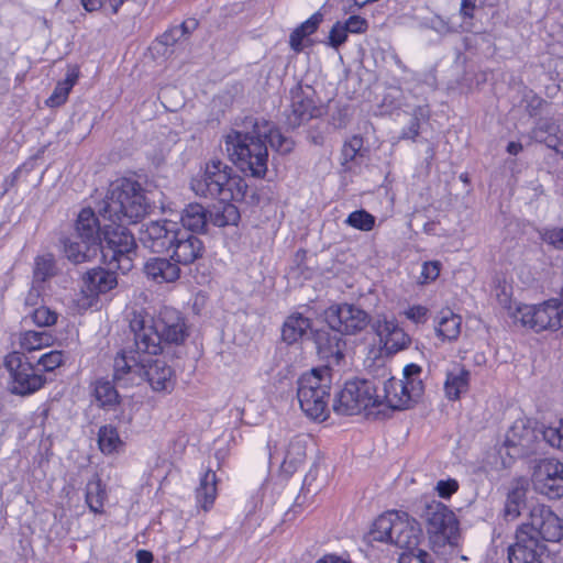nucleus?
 Masks as SVG:
<instances>
[{
	"mask_svg": "<svg viewBox=\"0 0 563 563\" xmlns=\"http://www.w3.org/2000/svg\"><path fill=\"white\" fill-rule=\"evenodd\" d=\"M162 351H143L132 342L120 350L113 361V380L122 386L146 380L155 391H169L174 387V371L158 357Z\"/></svg>",
	"mask_w": 563,
	"mask_h": 563,
	"instance_id": "1",
	"label": "nucleus"
},
{
	"mask_svg": "<svg viewBox=\"0 0 563 563\" xmlns=\"http://www.w3.org/2000/svg\"><path fill=\"white\" fill-rule=\"evenodd\" d=\"M133 342L143 351H163L162 343L180 345L189 336L185 317L175 308L163 307L156 316L144 308L135 309L129 319Z\"/></svg>",
	"mask_w": 563,
	"mask_h": 563,
	"instance_id": "2",
	"label": "nucleus"
},
{
	"mask_svg": "<svg viewBox=\"0 0 563 563\" xmlns=\"http://www.w3.org/2000/svg\"><path fill=\"white\" fill-rule=\"evenodd\" d=\"M268 129L257 125V118L246 117L239 130L224 136L230 159L245 175L263 178L267 172L268 151L263 137Z\"/></svg>",
	"mask_w": 563,
	"mask_h": 563,
	"instance_id": "3",
	"label": "nucleus"
},
{
	"mask_svg": "<svg viewBox=\"0 0 563 563\" xmlns=\"http://www.w3.org/2000/svg\"><path fill=\"white\" fill-rule=\"evenodd\" d=\"M155 203L139 181L119 178L112 181L103 200L99 203V214L113 224L135 223L150 214Z\"/></svg>",
	"mask_w": 563,
	"mask_h": 563,
	"instance_id": "4",
	"label": "nucleus"
},
{
	"mask_svg": "<svg viewBox=\"0 0 563 563\" xmlns=\"http://www.w3.org/2000/svg\"><path fill=\"white\" fill-rule=\"evenodd\" d=\"M190 187L197 196L220 202L242 201L247 190L245 180L219 158L208 161L202 174L191 179Z\"/></svg>",
	"mask_w": 563,
	"mask_h": 563,
	"instance_id": "5",
	"label": "nucleus"
},
{
	"mask_svg": "<svg viewBox=\"0 0 563 563\" xmlns=\"http://www.w3.org/2000/svg\"><path fill=\"white\" fill-rule=\"evenodd\" d=\"M297 384V398L301 410L311 419L325 420L332 385L331 369L328 366L313 368L301 375Z\"/></svg>",
	"mask_w": 563,
	"mask_h": 563,
	"instance_id": "6",
	"label": "nucleus"
},
{
	"mask_svg": "<svg viewBox=\"0 0 563 563\" xmlns=\"http://www.w3.org/2000/svg\"><path fill=\"white\" fill-rule=\"evenodd\" d=\"M369 541L386 542L402 549V552L423 551L418 548L420 530L407 517L396 511L380 515L368 533Z\"/></svg>",
	"mask_w": 563,
	"mask_h": 563,
	"instance_id": "7",
	"label": "nucleus"
},
{
	"mask_svg": "<svg viewBox=\"0 0 563 563\" xmlns=\"http://www.w3.org/2000/svg\"><path fill=\"white\" fill-rule=\"evenodd\" d=\"M126 223L106 225L100 240L99 253L103 263L123 274L133 267L136 243L133 234L124 227Z\"/></svg>",
	"mask_w": 563,
	"mask_h": 563,
	"instance_id": "8",
	"label": "nucleus"
},
{
	"mask_svg": "<svg viewBox=\"0 0 563 563\" xmlns=\"http://www.w3.org/2000/svg\"><path fill=\"white\" fill-rule=\"evenodd\" d=\"M382 404L374 380L355 378L345 382L334 395L332 408L339 416H355Z\"/></svg>",
	"mask_w": 563,
	"mask_h": 563,
	"instance_id": "9",
	"label": "nucleus"
},
{
	"mask_svg": "<svg viewBox=\"0 0 563 563\" xmlns=\"http://www.w3.org/2000/svg\"><path fill=\"white\" fill-rule=\"evenodd\" d=\"M433 545H454L459 536V521L452 510L440 501L424 503L420 512Z\"/></svg>",
	"mask_w": 563,
	"mask_h": 563,
	"instance_id": "10",
	"label": "nucleus"
},
{
	"mask_svg": "<svg viewBox=\"0 0 563 563\" xmlns=\"http://www.w3.org/2000/svg\"><path fill=\"white\" fill-rule=\"evenodd\" d=\"M4 366L12 378L10 390L14 395L27 396L34 394L46 383V378L20 352L8 354L4 358Z\"/></svg>",
	"mask_w": 563,
	"mask_h": 563,
	"instance_id": "11",
	"label": "nucleus"
},
{
	"mask_svg": "<svg viewBox=\"0 0 563 563\" xmlns=\"http://www.w3.org/2000/svg\"><path fill=\"white\" fill-rule=\"evenodd\" d=\"M538 541L559 542L563 538V519L555 515L552 509L544 505L534 506L529 515L528 521L518 528Z\"/></svg>",
	"mask_w": 563,
	"mask_h": 563,
	"instance_id": "12",
	"label": "nucleus"
},
{
	"mask_svg": "<svg viewBox=\"0 0 563 563\" xmlns=\"http://www.w3.org/2000/svg\"><path fill=\"white\" fill-rule=\"evenodd\" d=\"M322 114L323 107L319 104L316 90L311 86L297 84L290 89V111L286 121L289 128L296 129Z\"/></svg>",
	"mask_w": 563,
	"mask_h": 563,
	"instance_id": "13",
	"label": "nucleus"
},
{
	"mask_svg": "<svg viewBox=\"0 0 563 563\" xmlns=\"http://www.w3.org/2000/svg\"><path fill=\"white\" fill-rule=\"evenodd\" d=\"M180 225L170 220L150 221L142 224L139 241L152 253H169L177 242Z\"/></svg>",
	"mask_w": 563,
	"mask_h": 563,
	"instance_id": "14",
	"label": "nucleus"
},
{
	"mask_svg": "<svg viewBox=\"0 0 563 563\" xmlns=\"http://www.w3.org/2000/svg\"><path fill=\"white\" fill-rule=\"evenodd\" d=\"M325 322L331 329L346 335L357 334L369 323V314L353 303L332 305L324 311Z\"/></svg>",
	"mask_w": 563,
	"mask_h": 563,
	"instance_id": "15",
	"label": "nucleus"
},
{
	"mask_svg": "<svg viewBox=\"0 0 563 563\" xmlns=\"http://www.w3.org/2000/svg\"><path fill=\"white\" fill-rule=\"evenodd\" d=\"M534 489L550 499L563 497V463L555 459L540 460L532 473Z\"/></svg>",
	"mask_w": 563,
	"mask_h": 563,
	"instance_id": "16",
	"label": "nucleus"
},
{
	"mask_svg": "<svg viewBox=\"0 0 563 563\" xmlns=\"http://www.w3.org/2000/svg\"><path fill=\"white\" fill-rule=\"evenodd\" d=\"M542 430L534 427V422L527 418L517 419L508 429L505 439L507 454L511 457L525 456L536 450V444Z\"/></svg>",
	"mask_w": 563,
	"mask_h": 563,
	"instance_id": "17",
	"label": "nucleus"
},
{
	"mask_svg": "<svg viewBox=\"0 0 563 563\" xmlns=\"http://www.w3.org/2000/svg\"><path fill=\"white\" fill-rule=\"evenodd\" d=\"M424 386L422 380L406 382L390 377L384 383L383 404L394 410L410 408L422 396Z\"/></svg>",
	"mask_w": 563,
	"mask_h": 563,
	"instance_id": "18",
	"label": "nucleus"
},
{
	"mask_svg": "<svg viewBox=\"0 0 563 563\" xmlns=\"http://www.w3.org/2000/svg\"><path fill=\"white\" fill-rule=\"evenodd\" d=\"M313 342L319 356L328 362L325 366L331 369V366H340L342 364L346 346L343 333L336 332L331 327L319 329L313 332Z\"/></svg>",
	"mask_w": 563,
	"mask_h": 563,
	"instance_id": "19",
	"label": "nucleus"
},
{
	"mask_svg": "<svg viewBox=\"0 0 563 563\" xmlns=\"http://www.w3.org/2000/svg\"><path fill=\"white\" fill-rule=\"evenodd\" d=\"M548 548L525 531L516 530L515 542L508 547L509 563H544Z\"/></svg>",
	"mask_w": 563,
	"mask_h": 563,
	"instance_id": "20",
	"label": "nucleus"
},
{
	"mask_svg": "<svg viewBox=\"0 0 563 563\" xmlns=\"http://www.w3.org/2000/svg\"><path fill=\"white\" fill-rule=\"evenodd\" d=\"M205 251V244L200 238L180 229L177 242H175L172 249L170 256L178 266L190 265L201 258Z\"/></svg>",
	"mask_w": 563,
	"mask_h": 563,
	"instance_id": "21",
	"label": "nucleus"
},
{
	"mask_svg": "<svg viewBox=\"0 0 563 563\" xmlns=\"http://www.w3.org/2000/svg\"><path fill=\"white\" fill-rule=\"evenodd\" d=\"M375 331L389 353L405 350L411 343L410 336L394 320L378 321Z\"/></svg>",
	"mask_w": 563,
	"mask_h": 563,
	"instance_id": "22",
	"label": "nucleus"
},
{
	"mask_svg": "<svg viewBox=\"0 0 563 563\" xmlns=\"http://www.w3.org/2000/svg\"><path fill=\"white\" fill-rule=\"evenodd\" d=\"M146 277L157 284L174 283L180 277V267L178 264L167 257L148 258L143 267Z\"/></svg>",
	"mask_w": 563,
	"mask_h": 563,
	"instance_id": "23",
	"label": "nucleus"
},
{
	"mask_svg": "<svg viewBox=\"0 0 563 563\" xmlns=\"http://www.w3.org/2000/svg\"><path fill=\"white\" fill-rule=\"evenodd\" d=\"M560 126L551 118H540L530 132V137L547 147L563 154V140L559 136Z\"/></svg>",
	"mask_w": 563,
	"mask_h": 563,
	"instance_id": "24",
	"label": "nucleus"
},
{
	"mask_svg": "<svg viewBox=\"0 0 563 563\" xmlns=\"http://www.w3.org/2000/svg\"><path fill=\"white\" fill-rule=\"evenodd\" d=\"M71 236L86 241V243H96L100 247L101 227L92 209L84 208L78 213L75 233Z\"/></svg>",
	"mask_w": 563,
	"mask_h": 563,
	"instance_id": "25",
	"label": "nucleus"
},
{
	"mask_svg": "<svg viewBox=\"0 0 563 563\" xmlns=\"http://www.w3.org/2000/svg\"><path fill=\"white\" fill-rule=\"evenodd\" d=\"M368 157V150L364 147L361 135H353L346 140L341 150L340 163L344 172H355Z\"/></svg>",
	"mask_w": 563,
	"mask_h": 563,
	"instance_id": "26",
	"label": "nucleus"
},
{
	"mask_svg": "<svg viewBox=\"0 0 563 563\" xmlns=\"http://www.w3.org/2000/svg\"><path fill=\"white\" fill-rule=\"evenodd\" d=\"M536 332L543 330H558L563 327V307L562 303L552 299L542 305L537 306Z\"/></svg>",
	"mask_w": 563,
	"mask_h": 563,
	"instance_id": "27",
	"label": "nucleus"
},
{
	"mask_svg": "<svg viewBox=\"0 0 563 563\" xmlns=\"http://www.w3.org/2000/svg\"><path fill=\"white\" fill-rule=\"evenodd\" d=\"M114 269L108 266V269L96 267L88 271L82 277L86 289L91 295L104 294L113 289L118 285Z\"/></svg>",
	"mask_w": 563,
	"mask_h": 563,
	"instance_id": "28",
	"label": "nucleus"
},
{
	"mask_svg": "<svg viewBox=\"0 0 563 563\" xmlns=\"http://www.w3.org/2000/svg\"><path fill=\"white\" fill-rule=\"evenodd\" d=\"M63 252L68 261L74 264L90 262L99 254L100 247L96 243H86L74 236L66 238L62 241Z\"/></svg>",
	"mask_w": 563,
	"mask_h": 563,
	"instance_id": "29",
	"label": "nucleus"
},
{
	"mask_svg": "<svg viewBox=\"0 0 563 563\" xmlns=\"http://www.w3.org/2000/svg\"><path fill=\"white\" fill-rule=\"evenodd\" d=\"M180 222L184 230L194 232H206L209 224V211L200 203H190L181 212Z\"/></svg>",
	"mask_w": 563,
	"mask_h": 563,
	"instance_id": "30",
	"label": "nucleus"
},
{
	"mask_svg": "<svg viewBox=\"0 0 563 563\" xmlns=\"http://www.w3.org/2000/svg\"><path fill=\"white\" fill-rule=\"evenodd\" d=\"M311 320L299 312L286 318L282 327V339L287 344L298 342L311 329Z\"/></svg>",
	"mask_w": 563,
	"mask_h": 563,
	"instance_id": "31",
	"label": "nucleus"
},
{
	"mask_svg": "<svg viewBox=\"0 0 563 563\" xmlns=\"http://www.w3.org/2000/svg\"><path fill=\"white\" fill-rule=\"evenodd\" d=\"M217 497V475L208 470L200 478V484L196 489V499L203 510H209Z\"/></svg>",
	"mask_w": 563,
	"mask_h": 563,
	"instance_id": "32",
	"label": "nucleus"
},
{
	"mask_svg": "<svg viewBox=\"0 0 563 563\" xmlns=\"http://www.w3.org/2000/svg\"><path fill=\"white\" fill-rule=\"evenodd\" d=\"M306 459V443L299 438L292 439L285 452L284 460L280 464L282 471L291 475Z\"/></svg>",
	"mask_w": 563,
	"mask_h": 563,
	"instance_id": "33",
	"label": "nucleus"
},
{
	"mask_svg": "<svg viewBox=\"0 0 563 563\" xmlns=\"http://www.w3.org/2000/svg\"><path fill=\"white\" fill-rule=\"evenodd\" d=\"M470 384V372L465 368H454L446 374L444 390L451 400L460 398L461 394L467 391Z\"/></svg>",
	"mask_w": 563,
	"mask_h": 563,
	"instance_id": "34",
	"label": "nucleus"
},
{
	"mask_svg": "<svg viewBox=\"0 0 563 563\" xmlns=\"http://www.w3.org/2000/svg\"><path fill=\"white\" fill-rule=\"evenodd\" d=\"M257 125H265L268 129V131L265 133V136L263 137L266 146L268 143L273 150L280 154H288L292 151L295 142L282 134L280 131L276 129L272 122L264 119H257Z\"/></svg>",
	"mask_w": 563,
	"mask_h": 563,
	"instance_id": "35",
	"label": "nucleus"
},
{
	"mask_svg": "<svg viewBox=\"0 0 563 563\" xmlns=\"http://www.w3.org/2000/svg\"><path fill=\"white\" fill-rule=\"evenodd\" d=\"M240 220L239 209L229 202H221L209 211V224L223 228L236 225Z\"/></svg>",
	"mask_w": 563,
	"mask_h": 563,
	"instance_id": "36",
	"label": "nucleus"
},
{
	"mask_svg": "<svg viewBox=\"0 0 563 563\" xmlns=\"http://www.w3.org/2000/svg\"><path fill=\"white\" fill-rule=\"evenodd\" d=\"M86 504L90 511L102 514L104 501L107 499L106 487L98 475H95L86 485Z\"/></svg>",
	"mask_w": 563,
	"mask_h": 563,
	"instance_id": "37",
	"label": "nucleus"
},
{
	"mask_svg": "<svg viewBox=\"0 0 563 563\" xmlns=\"http://www.w3.org/2000/svg\"><path fill=\"white\" fill-rule=\"evenodd\" d=\"M461 323L462 319L459 314L453 313L451 310H443L440 313L435 328L437 334L443 340L454 341L460 335Z\"/></svg>",
	"mask_w": 563,
	"mask_h": 563,
	"instance_id": "38",
	"label": "nucleus"
},
{
	"mask_svg": "<svg viewBox=\"0 0 563 563\" xmlns=\"http://www.w3.org/2000/svg\"><path fill=\"white\" fill-rule=\"evenodd\" d=\"M98 445L103 454H113L120 452L124 443L121 440L115 427L111 424L102 426L98 431Z\"/></svg>",
	"mask_w": 563,
	"mask_h": 563,
	"instance_id": "39",
	"label": "nucleus"
},
{
	"mask_svg": "<svg viewBox=\"0 0 563 563\" xmlns=\"http://www.w3.org/2000/svg\"><path fill=\"white\" fill-rule=\"evenodd\" d=\"M53 335L48 331H25L20 333L19 343L22 350L32 352L49 346L53 343Z\"/></svg>",
	"mask_w": 563,
	"mask_h": 563,
	"instance_id": "40",
	"label": "nucleus"
},
{
	"mask_svg": "<svg viewBox=\"0 0 563 563\" xmlns=\"http://www.w3.org/2000/svg\"><path fill=\"white\" fill-rule=\"evenodd\" d=\"M93 395L102 408H112L119 402V394L113 383L104 378L96 380Z\"/></svg>",
	"mask_w": 563,
	"mask_h": 563,
	"instance_id": "41",
	"label": "nucleus"
},
{
	"mask_svg": "<svg viewBox=\"0 0 563 563\" xmlns=\"http://www.w3.org/2000/svg\"><path fill=\"white\" fill-rule=\"evenodd\" d=\"M526 493L522 488L516 487L507 495L503 515L506 520H515L520 516L521 508L525 505Z\"/></svg>",
	"mask_w": 563,
	"mask_h": 563,
	"instance_id": "42",
	"label": "nucleus"
},
{
	"mask_svg": "<svg viewBox=\"0 0 563 563\" xmlns=\"http://www.w3.org/2000/svg\"><path fill=\"white\" fill-rule=\"evenodd\" d=\"M56 273L54 256L52 254H44L35 258L34 265V284H42Z\"/></svg>",
	"mask_w": 563,
	"mask_h": 563,
	"instance_id": "43",
	"label": "nucleus"
},
{
	"mask_svg": "<svg viewBox=\"0 0 563 563\" xmlns=\"http://www.w3.org/2000/svg\"><path fill=\"white\" fill-rule=\"evenodd\" d=\"M375 217L364 209L353 211L349 214L345 223L361 231H371L375 225Z\"/></svg>",
	"mask_w": 563,
	"mask_h": 563,
	"instance_id": "44",
	"label": "nucleus"
},
{
	"mask_svg": "<svg viewBox=\"0 0 563 563\" xmlns=\"http://www.w3.org/2000/svg\"><path fill=\"white\" fill-rule=\"evenodd\" d=\"M31 318L37 327H51L56 323L58 314L46 306H40L32 311Z\"/></svg>",
	"mask_w": 563,
	"mask_h": 563,
	"instance_id": "45",
	"label": "nucleus"
},
{
	"mask_svg": "<svg viewBox=\"0 0 563 563\" xmlns=\"http://www.w3.org/2000/svg\"><path fill=\"white\" fill-rule=\"evenodd\" d=\"M65 361V355L63 351L53 350L45 354H43L38 361L37 365L43 367L45 372H53L57 367L62 366Z\"/></svg>",
	"mask_w": 563,
	"mask_h": 563,
	"instance_id": "46",
	"label": "nucleus"
},
{
	"mask_svg": "<svg viewBox=\"0 0 563 563\" xmlns=\"http://www.w3.org/2000/svg\"><path fill=\"white\" fill-rule=\"evenodd\" d=\"M542 438L553 448L563 450V419L542 430Z\"/></svg>",
	"mask_w": 563,
	"mask_h": 563,
	"instance_id": "47",
	"label": "nucleus"
},
{
	"mask_svg": "<svg viewBox=\"0 0 563 563\" xmlns=\"http://www.w3.org/2000/svg\"><path fill=\"white\" fill-rule=\"evenodd\" d=\"M537 306L523 305L519 306L516 311L512 313V317L516 321H519L522 325L528 327L536 331V325L533 323L536 319Z\"/></svg>",
	"mask_w": 563,
	"mask_h": 563,
	"instance_id": "48",
	"label": "nucleus"
},
{
	"mask_svg": "<svg viewBox=\"0 0 563 563\" xmlns=\"http://www.w3.org/2000/svg\"><path fill=\"white\" fill-rule=\"evenodd\" d=\"M181 38V32L178 27L172 26L167 31H165L158 38L157 44L163 46L164 49L158 53L162 55L170 54L169 47L174 46Z\"/></svg>",
	"mask_w": 563,
	"mask_h": 563,
	"instance_id": "49",
	"label": "nucleus"
},
{
	"mask_svg": "<svg viewBox=\"0 0 563 563\" xmlns=\"http://www.w3.org/2000/svg\"><path fill=\"white\" fill-rule=\"evenodd\" d=\"M70 90L71 89L64 85V82L58 81L54 88L53 93L45 101L46 106L55 108L64 104L68 98Z\"/></svg>",
	"mask_w": 563,
	"mask_h": 563,
	"instance_id": "50",
	"label": "nucleus"
},
{
	"mask_svg": "<svg viewBox=\"0 0 563 563\" xmlns=\"http://www.w3.org/2000/svg\"><path fill=\"white\" fill-rule=\"evenodd\" d=\"M398 563H433L432 555L427 551L401 552Z\"/></svg>",
	"mask_w": 563,
	"mask_h": 563,
	"instance_id": "51",
	"label": "nucleus"
},
{
	"mask_svg": "<svg viewBox=\"0 0 563 563\" xmlns=\"http://www.w3.org/2000/svg\"><path fill=\"white\" fill-rule=\"evenodd\" d=\"M441 271V263L439 261L426 262L421 269V283L427 284L435 280Z\"/></svg>",
	"mask_w": 563,
	"mask_h": 563,
	"instance_id": "52",
	"label": "nucleus"
},
{
	"mask_svg": "<svg viewBox=\"0 0 563 563\" xmlns=\"http://www.w3.org/2000/svg\"><path fill=\"white\" fill-rule=\"evenodd\" d=\"M346 38H347L346 27L344 26V24L336 22L330 31L329 44L332 47L338 48L346 41Z\"/></svg>",
	"mask_w": 563,
	"mask_h": 563,
	"instance_id": "53",
	"label": "nucleus"
},
{
	"mask_svg": "<svg viewBox=\"0 0 563 563\" xmlns=\"http://www.w3.org/2000/svg\"><path fill=\"white\" fill-rule=\"evenodd\" d=\"M459 489V483L454 478L441 479L437 483L435 490L441 498H450Z\"/></svg>",
	"mask_w": 563,
	"mask_h": 563,
	"instance_id": "54",
	"label": "nucleus"
},
{
	"mask_svg": "<svg viewBox=\"0 0 563 563\" xmlns=\"http://www.w3.org/2000/svg\"><path fill=\"white\" fill-rule=\"evenodd\" d=\"M542 238L544 242L554 246L555 249H563V228L545 230Z\"/></svg>",
	"mask_w": 563,
	"mask_h": 563,
	"instance_id": "55",
	"label": "nucleus"
},
{
	"mask_svg": "<svg viewBox=\"0 0 563 563\" xmlns=\"http://www.w3.org/2000/svg\"><path fill=\"white\" fill-rule=\"evenodd\" d=\"M322 21H323L322 13L316 12L308 20H306L305 22H302L299 25V31L303 32V35L309 36L318 30V27Z\"/></svg>",
	"mask_w": 563,
	"mask_h": 563,
	"instance_id": "56",
	"label": "nucleus"
},
{
	"mask_svg": "<svg viewBox=\"0 0 563 563\" xmlns=\"http://www.w3.org/2000/svg\"><path fill=\"white\" fill-rule=\"evenodd\" d=\"M343 24L347 33H363L367 29V21L360 15H351Z\"/></svg>",
	"mask_w": 563,
	"mask_h": 563,
	"instance_id": "57",
	"label": "nucleus"
},
{
	"mask_svg": "<svg viewBox=\"0 0 563 563\" xmlns=\"http://www.w3.org/2000/svg\"><path fill=\"white\" fill-rule=\"evenodd\" d=\"M405 316L417 324L424 323L428 318V309L423 306H413L405 311Z\"/></svg>",
	"mask_w": 563,
	"mask_h": 563,
	"instance_id": "58",
	"label": "nucleus"
},
{
	"mask_svg": "<svg viewBox=\"0 0 563 563\" xmlns=\"http://www.w3.org/2000/svg\"><path fill=\"white\" fill-rule=\"evenodd\" d=\"M79 74H80V70H79L78 65H76V64L68 65L67 71H66V77L64 80H62V82H64V85H66L70 89H73V87L75 86V84L77 82V80L79 78Z\"/></svg>",
	"mask_w": 563,
	"mask_h": 563,
	"instance_id": "59",
	"label": "nucleus"
},
{
	"mask_svg": "<svg viewBox=\"0 0 563 563\" xmlns=\"http://www.w3.org/2000/svg\"><path fill=\"white\" fill-rule=\"evenodd\" d=\"M307 37V35H303V32L299 31V26L296 27L289 36V45L292 51L299 53L302 51V41Z\"/></svg>",
	"mask_w": 563,
	"mask_h": 563,
	"instance_id": "60",
	"label": "nucleus"
},
{
	"mask_svg": "<svg viewBox=\"0 0 563 563\" xmlns=\"http://www.w3.org/2000/svg\"><path fill=\"white\" fill-rule=\"evenodd\" d=\"M421 372H422V369L419 365L413 364V363L408 364L404 368V379L402 380H406V382L421 380V378H420Z\"/></svg>",
	"mask_w": 563,
	"mask_h": 563,
	"instance_id": "61",
	"label": "nucleus"
},
{
	"mask_svg": "<svg viewBox=\"0 0 563 563\" xmlns=\"http://www.w3.org/2000/svg\"><path fill=\"white\" fill-rule=\"evenodd\" d=\"M419 130H420L419 119L417 118V115L412 117L409 125L406 129H404L402 136L405 139L415 140L419 135Z\"/></svg>",
	"mask_w": 563,
	"mask_h": 563,
	"instance_id": "62",
	"label": "nucleus"
},
{
	"mask_svg": "<svg viewBox=\"0 0 563 563\" xmlns=\"http://www.w3.org/2000/svg\"><path fill=\"white\" fill-rule=\"evenodd\" d=\"M427 25L440 34L448 33L450 30L449 24L440 16L431 18Z\"/></svg>",
	"mask_w": 563,
	"mask_h": 563,
	"instance_id": "63",
	"label": "nucleus"
},
{
	"mask_svg": "<svg viewBox=\"0 0 563 563\" xmlns=\"http://www.w3.org/2000/svg\"><path fill=\"white\" fill-rule=\"evenodd\" d=\"M41 296V288L37 284L33 283L32 288L25 297V305L30 307H35L38 303V299Z\"/></svg>",
	"mask_w": 563,
	"mask_h": 563,
	"instance_id": "64",
	"label": "nucleus"
}]
</instances>
